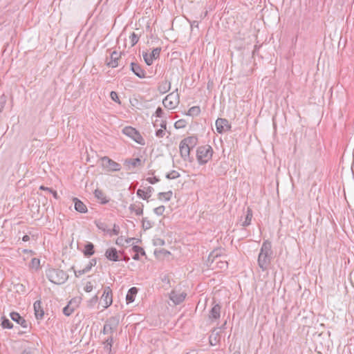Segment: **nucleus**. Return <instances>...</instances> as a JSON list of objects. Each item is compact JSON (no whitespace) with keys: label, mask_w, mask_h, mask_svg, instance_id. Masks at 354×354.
Returning a JSON list of instances; mask_svg holds the SVG:
<instances>
[{"label":"nucleus","mask_w":354,"mask_h":354,"mask_svg":"<svg viewBox=\"0 0 354 354\" xmlns=\"http://www.w3.org/2000/svg\"><path fill=\"white\" fill-rule=\"evenodd\" d=\"M123 240H124L123 236H121L118 237L117 241H116V244H118V245H123V243H122Z\"/></svg>","instance_id":"56"},{"label":"nucleus","mask_w":354,"mask_h":354,"mask_svg":"<svg viewBox=\"0 0 354 354\" xmlns=\"http://www.w3.org/2000/svg\"><path fill=\"white\" fill-rule=\"evenodd\" d=\"M35 318L37 320H41L44 318V311L41 306V301L40 300H37L35 301L33 304Z\"/></svg>","instance_id":"18"},{"label":"nucleus","mask_w":354,"mask_h":354,"mask_svg":"<svg viewBox=\"0 0 354 354\" xmlns=\"http://www.w3.org/2000/svg\"><path fill=\"white\" fill-rule=\"evenodd\" d=\"M132 250L136 253L141 255H145V251L144 249L138 245H133L132 247Z\"/></svg>","instance_id":"42"},{"label":"nucleus","mask_w":354,"mask_h":354,"mask_svg":"<svg viewBox=\"0 0 354 354\" xmlns=\"http://www.w3.org/2000/svg\"><path fill=\"white\" fill-rule=\"evenodd\" d=\"M147 180L149 183H151V184H155V183H156L159 182V181H160V179H159L158 177L154 176V177H149V178H147Z\"/></svg>","instance_id":"49"},{"label":"nucleus","mask_w":354,"mask_h":354,"mask_svg":"<svg viewBox=\"0 0 354 354\" xmlns=\"http://www.w3.org/2000/svg\"><path fill=\"white\" fill-rule=\"evenodd\" d=\"M259 254H265L272 257V243L266 240L263 242Z\"/></svg>","instance_id":"21"},{"label":"nucleus","mask_w":354,"mask_h":354,"mask_svg":"<svg viewBox=\"0 0 354 354\" xmlns=\"http://www.w3.org/2000/svg\"><path fill=\"white\" fill-rule=\"evenodd\" d=\"M40 266V260L37 258H32L30 263V267L32 269L37 270Z\"/></svg>","instance_id":"38"},{"label":"nucleus","mask_w":354,"mask_h":354,"mask_svg":"<svg viewBox=\"0 0 354 354\" xmlns=\"http://www.w3.org/2000/svg\"><path fill=\"white\" fill-rule=\"evenodd\" d=\"M259 49V46H254V48L253 50L252 54L255 55L258 52Z\"/></svg>","instance_id":"63"},{"label":"nucleus","mask_w":354,"mask_h":354,"mask_svg":"<svg viewBox=\"0 0 354 354\" xmlns=\"http://www.w3.org/2000/svg\"><path fill=\"white\" fill-rule=\"evenodd\" d=\"M88 263H89V264H90L92 267H93V266H95L96 265V263H97V259H96L95 258L92 259H91V260L89 261V262H88Z\"/></svg>","instance_id":"55"},{"label":"nucleus","mask_w":354,"mask_h":354,"mask_svg":"<svg viewBox=\"0 0 354 354\" xmlns=\"http://www.w3.org/2000/svg\"><path fill=\"white\" fill-rule=\"evenodd\" d=\"M72 301H71L68 304H67L64 308H63V313L66 316H70L75 310V308L71 306Z\"/></svg>","instance_id":"35"},{"label":"nucleus","mask_w":354,"mask_h":354,"mask_svg":"<svg viewBox=\"0 0 354 354\" xmlns=\"http://www.w3.org/2000/svg\"><path fill=\"white\" fill-rule=\"evenodd\" d=\"M160 252L164 254L165 255L170 254V252L165 249L160 250Z\"/></svg>","instance_id":"61"},{"label":"nucleus","mask_w":354,"mask_h":354,"mask_svg":"<svg viewBox=\"0 0 354 354\" xmlns=\"http://www.w3.org/2000/svg\"><path fill=\"white\" fill-rule=\"evenodd\" d=\"M231 124L225 118H218L216 121V128L218 133H223L231 129Z\"/></svg>","instance_id":"9"},{"label":"nucleus","mask_w":354,"mask_h":354,"mask_svg":"<svg viewBox=\"0 0 354 354\" xmlns=\"http://www.w3.org/2000/svg\"><path fill=\"white\" fill-rule=\"evenodd\" d=\"M165 135V130L160 129L156 131V136L158 138H163Z\"/></svg>","instance_id":"51"},{"label":"nucleus","mask_w":354,"mask_h":354,"mask_svg":"<svg viewBox=\"0 0 354 354\" xmlns=\"http://www.w3.org/2000/svg\"><path fill=\"white\" fill-rule=\"evenodd\" d=\"M160 52V47L153 48L150 54H148L147 52H143L142 57L146 64L148 66H151L153 64V61L154 59L159 58Z\"/></svg>","instance_id":"8"},{"label":"nucleus","mask_w":354,"mask_h":354,"mask_svg":"<svg viewBox=\"0 0 354 354\" xmlns=\"http://www.w3.org/2000/svg\"><path fill=\"white\" fill-rule=\"evenodd\" d=\"M50 192L53 194V196L55 198H56V199L58 198V194L55 190H53L51 189V192Z\"/></svg>","instance_id":"59"},{"label":"nucleus","mask_w":354,"mask_h":354,"mask_svg":"<svg viewBox=\"0 0 354 354\" xmlns=\"http://www.w3.org/2000/svg\"><path fill=\"white\" fill-rule=\"evenodd\" d=\"M187 294L185 292H178L173 290L169 293V299L175 305L181 304L185 299Z\"/></svg>","instance_id":"12"},{"label":"nucleus","mask_w":354,"mask_h":354,"mask_svg":"<svg viewBox=\"0 0 354 354\" xmlns=\"http://www.w3.org/2000/svg\"><path fill=\"white\" fill-rule=\"evenodd\" d=\"M156 116L158 118H162L163 115V110L161 107H158L156 112Z\"/></svg>","instance_id":"52"},{"label":"nucleus","mask_w":354,"mask_h":354,"mask_svg":"<svg viewBox=\"0 0 354 354\" xmlns=\"http://www.w3.org/2000/svg\"><path fill=\"white\" fill-rule=\"evenodd\" d=\"M201 113V108L200 106H194L192 107H191L189 110H188V112L187 113V115H189V116H197L200 114Z\"/></svg>","instance_id":"33"},{"label":"nucleus","mask_w":354,"mask_h":354,"mask_svg":"<svg viewBox=\"0 0 354 354\" xmlns=\"http://www.w3.org/2000/svg\"><path fill=\"white\" fill-rule=\"evenodd\" d=\"M252 218V211L250 208H248L245 221H243L242 225L245 227V226H248L249 225H250Z\"/></svg>","instance_id":"32"},{"label":"nucleus","mask_w":354,"mask_h":354,"mask_svg":"<svg viewBox=\"0 0 354 354\" xmlns=\"http://www.w3.org/2000/svg\"><path fill=\"white\" fill-rule=\"evenodd\" d=\"M94 196L98 201H100V203L102 204H106L109 201V200L106 198V196H105L103 191L101 189H96L94 191Z\"/></svg>","instance_id":"27"},{"label":"nucleus","mask_w":354,"mask_h":354,"mask_svg":"<svg viewBox=\"0 0 354 354\" xmlns=\"http://www.w3.org/2000/svg\"><path fill=\"white\" fill-rule=\"evenodd\" d=\"M92 268V266L89 264V263L85 266L84 268H83L84 270V271L87 273Z\"/></svg>","instance_id":"57"},{"label":"nucleus","mask_w":354,"mask_h":354,"mask_svg":"<svg viewBox=\"0 0 354 354\" xmlns=\"http://www.w3.org/2000/svg\"><path fill=\"white\" fill-rule=\"evenodd\" d=\"M160 126L162 129L166 130L167 129V122H166V120H162L160 124Z\"/></svg>","instance_id":"54"},{"label":"nucleus","mask_w":354,"mask_h":354,"mask_svg":"<svg viewBox=\"0 0 354 354\" xmlns=\"http://www.w3.org/2000/svg\"><path fill=\"white\" fill-rule=\"evenodd\" d=\"M170 88L171 83L167 80L160 82L158 86V91L162 94L166 93L170 90Z\"/></svg>","instance_id":"25"},{"label":"nucleus","mask_w":354,"mask_h":354,"mask_svg":"<svg viewBox=\"0 0 354 354\" xmlns=\"http://www.w3.org/2000/svg\"><path fill=\"white\" fill-rule=\"evenodd\" d=\"M138 288L136 287L131 288L126 295V301L127 304H130L134 301L136 296L138 293Z\"/></svg>","instance_id":"26"},{"label":"nucleus","mask_w":354,"mask_h":354,"mask_svg":"<svg viewBox=\"0 0 354 354\" xmlns=\"http://www.w3.org/2000/svg\"><path fill=\"white\" fill-rule=\"evenodd\" d=\"M93 289V286L91 281H87L84 287V290L87 292H90Z\"/></svg>","instance_id":"47"},{"label":"nucleus","mask_w":354,"mask_h":354,"mask_svg":"<svg viewBox=\"0 0 354 354\" xmlns=\"http://www.w3.org/2000/svg\"><path fill=\"white\" fill-rule=\"evenodd\" d=\"M180 102V97L178 93V89L175 92H172L167 95L162 100V104L166 109H174Z\"/></svg>","instance_id":"5"},{"label":"nucleus","mask_w":354,"mask_h":354,"mask_svg":"<svg viewBox=\"0 0 354 354\" xmlns=\"http://www.w3.org/2000/svg\"><path fill=\"white\" fill-rule=\"evenodd\" d=\"M154 191L153 188L151 186H149L147 187L146 191H144L143 189H138L137 190L136 194L137 196L142 198L143 200H148L151 196L152 192Z\"/></svg>","instance_id":"20"},{"label":"nucleus","mask_w":354,"mask_h":354,"mask_svg":"<svg viewBox=\"0 0 354 354\" xmlns=\"http://www.w3.org/2000/svg\"><path fill=\"white\" fill-rule=\"evenodd\" d=\"M272 257L265 254H259L257 260L258 265L263 271H265L268 269V267L271 262Z\"/></svg>","instance_id":"11"},{"label":"nucleus","mask_w":354,"mask_h":354,"mask_svg":"<svg viewBox=\"0 0 354 354\" xmlns=\"http://www.w3.org/2000/svg\"><path fill=\"white\" fill-rule=\"evenodd\" d=\"M113 335H109V337L104 341V348L109 354L111 353V348L113 343Z\"/></svg>","instance_id":"28"},{"label":"nucleus","mask_w":354,"mask_h":354,"mask_svg":"<svg viewBox=\"0 0 354 354\" xmlns=\"http://www.w3.org/2000/svg\"><path fill=\"white\" fill-rule=\"evenodd\" d=\"M143 203L138 202L136 203L131 204L129 209L131 212H135L137 216H140L143 214Z\"/></svg>","instance_id":"22"},{"label":"nucleus","mask_w":354,"mask_h":354,"mask_svg":"<svg viewBox=\"0 0 354 354\" xmlns=\"http://www.w3.org/2000/svg\"><path fill=\"white\" fill-rule=\"evenodd\" d=\"M133 259L134 260H139L140 259V257H139V254H135L133 256Z\"/></svg>","instance_id":"64"},{"label":"nucleus","mask_w":354,"mask_h":354,"mask_svg":"<svg viewBox=\"0 0 354 354\" xmlns=\"http://www.w3.org/2000/svg\"><path fill=\"white\" fill-rule=\"evenodd\" d=\"M39 189L41 190H44V191H48V192H51V188H49V187H45L44 185H41L39 187Z\"/></svg>","instance_id":"58"},{"label":"nucleus","mask_w":354,"mask_h":354,"mask_svg":"<svg viewBox=\"0 0 354 354\" xmlns=\"http://www.w3.org/2000/svg\"><path fill=\"white\" fill-rule=\"evenodd\" d=\"M122 133L127 136L131 138L133 140H134L138 144L141 145H145V142L140 132L135 128L127 126L123 128Z\"/></svg>","instance_id":"6"},{"label":"nucleus","mask_w":354,"mask_h":354,"mask_svg":"<svg viewBox=\"0 0 354 354\" xmlns=\"http://www.w3.org/2000/svg\"><path fill=\"white\" fill-rule=\"evenodd\" d=\"M173 195L172 191H168L166 192H160L158 194V198L160 201L164 200L165 201H169L171 200Z\"/></svg>","instance_id":"30"},{"label":"nucleus","mask_w":354,"mask_h":354,"mask_svg":"<svg viewBox=\"0 0 354 354\" xmlns=\"http://www.w3.org/2000/svg\"><path fill=\"white\" fill-rule=\"evenodd\" d=\"M30 240V237L28 235H24L23 237H22V241H24V242H26Z\"/></svg>","instance_id":"60"},{"label":"nucleus","mask_w":354,"mask_h":354,"mask_svg":"<svg viewBox=\"0 0 354 354\" xmlns=\"http://www.w3.org/2000/svg\"><path fill=\"white\" fill-rule=\"evenodd\" d=\"M184 145H187L192 149L198 144V138L195 136H188L181 140Z\"/></svg>","instance_id":"24"},{"label":"nucleus","mask_w":354,"mask_h":354,"mask_svg":"<svg viewBox=\"0 0 354 354\" xmlns=\"http://www.w3.org/2000/svg\"><path fill=\"white\" fill-rule=\"evenodd\" d=\"M129 39L131 43V46H135L139 41V36L134 32L129 36Z\"/></svg>","instance_id":"40"},{"label":"nucleus","mask_w":354,"mask_h":354,"mask_svg":"<svg viewBox=\"0 0 354 354\" xmlns=\"http://www.w3.org/2000/svg\"><path fill=\"white\" fill-rule=\"evenodd\" d=\"M178 177H180V174L176 170H172L166 175V178L169 180L176 179L178 178Z\"/></svg>","instance_id":"39"},{"label":"nucleus","mask_w":354,"mask_h":354,"mask_svg":"<svg viewBox=\"0 0 354 354\" xmlns=\"http://www.w3.org/2000/svg\"><path fill=\"white\" fill-rule=\"evenodd\" d=\"M214 331L215 330L212 331V335L209 336V343L211 345H216L218 342L217 339L218 333L214 334Z\"/></svg>","instance_id":"41"},{"label":"nucleus","mask_w":354,"mask_h":354,"mask_svg":"<svg viewBox=\"0 0 354 354\" xmlns=\"http://www.w3.org/2000/svg\"><path fill=\"white\" fill-rule=\"evenodd\" d=\"M122 53H118L117 51H113L110 55V60H106V65L111 68H115L118 66V59L121 57Z\"/></svg>","instance_id":"16"},{"label":"nucleus","mask_w":354,"mask_h":354,"mask_svg":"<svg viewBox=\"0 0 354 354\" xmlns=\"http://www.w3.org/2000/svg\"><path fill=\"white\" fill-rule=\"evenodd\" d=\"M110 97H111V99L113 101L118 103L119 104H121V102H120V100L119 99V97H118V95L117 92L111 91V93H110Z\"/></svg>","instance_id":"44"},{"label":"nucleus","mask_w":354,"mask_h":354,"mask_svg":"<svg viewBox=\"0 0 354 354\" xmlns=\"http://www.w3.org/2000/svg\"><path fill=\"white\" fill-rule=\"evenodd\" d=\"M130 69L139 78H145L146 77L145 71L138 63L131 62Z\"/></svg>","instance_id":"14"},{"label":"nucleus","mask_w":354,"mask_h":354,"mask_svg":"<svg viewBox=\"0 0 354 354\" xmlns=\"http://www.w3.org/2000/svg\"><path fill=\"white\" fill-rule=\"evenodd\" d=\"M179 150H180V154L181 158L187 161L191 162V157H190V151L192 149L189 147L187 145H185L183 144L182 141H180L179 145Z\"/></svg>","instance_id":"13"},{"label":"nucleus","mask_w":354,"mask_h":354,"mask_svg":"<svg viewBox=\"0 0 354 354\" xmlns=\"http://www.w3.org/2000/svg\"><path fill=\"white\" fill-rule=\"evenodd\" d=\"M212 306V307L209 313V319L212 321L217 320L221 317V306L219 304L216 303L214 299H213Z\"/></svg>","instance_id":"10"},{"label":"nucleus","mask_w":354,"mask_h":354,"mask_svg":"<svg viewBox=\"0 0 354 354\" xmlns=\"http://www.w3.org/2000/svg\"><path fill=\"white\" fill-rule=\"evenodd\" d=\"M97 301H98V297L97 295H95L89 300V304L91 306H93V305L95 304L97 302Z\"/></svg>","instance_id":"53"},{"label":"nucleus","mask_w":354,"mask_h":354,"mask_svg":"<svg viewBox=\"0 0 354 354\" xmlns=\"http://www.w3.org/2000/svg\"><path fill=\"white\" fill-rule=\"evenodd\" d=\"M73 201L74 203L75 209L80 213L87 212V207L86 205L77 198H73Z\"/></svg>","instance_id":"23"},{"label":"nucleus","mask_w":354,"mask_h":354,"mask_svg":"<svg viewBox=\"0 0 354 354\" xmlns=\"http://www.w3.org/2000/svg\"><path fill=\"white\" fill-rule=\"evenodd\" d=\"M102 167L108 171H118L121 169L120 164L116 162L108 156H103L100 158Z\"/></svg>","instance_id":"7"},{"label":"nucleus","mask_w":354,"mask_h":354,"mask_svg":"<svg viewBox=\"0 0 354 354\" xmlns=\"http://www.w3.org/2000/svg\"><path fill=\"white\" fill-rule=\"evenodd\" d=\"M10 318L18 324L21 325L24 328H27L28 327V322L22 317L18 313L12 312L10 314Z\"/></svg>","instance_id":"17"},{"label":"nucleus","mask_w":354,"mask_h":354,"mask_svg":"<svg viewBox=\"0 0 354 354\" xmlns=\"http://www.w3.org/2000/svg\"><path fill=\"white\" fill-rule=\"evenodd\" d=\"M94 223H95L96 227L99 230H102V231H103L104 232H107L108 234H111V230H109L107 228V225H106V224L105 223L102 222L100 221H97V220L95 221Z\"/></svg>","instance_id":"31"},{"label":"nucleus","mask_w":354,"mask_h":354,"mask_svg":"<svg viewBox=\"0 0 354 354\" xmlns=\"http://www.w3.org/2000/svg\"><path fill=\"white\" fill-rule=\"evenodd\" d=\"M83 253L87 257L92 256L95 253L94 245L91 242L87 243L84 246Z\"/></svg>","instance_id":"29"},{"label":"nucleus","mask_w":354,"mask_h":354,"mask_svg":"<svg viewBox=\"0 0 354 354\" xmlns=\"http://www.w3.org/2000/svg\"><path fill=\"white\" fill-rule=\"evenodd\" d=\"M104 255L109 261H118L120 260L118 250L115 248H108Z\"/></svg>","instance_id":"19"},{"label":"nucleus","mask_w":354,"mask_h":354,"mask_svg":"<svg viewBox=\"0 0 354 354\" xmlns=\"http://www.w3.org/2000/svg\"><path fill=\"white\" fill-rule=\"evenodd\" d=\"M221 250L216 249L213 250L208 256L207 261L209 263V266L215 263L216 267L221 269L225 270L227 268L228 263L225 259L221 260L220 258L221 257Z\"/></svg>","instance_id":"3"},{"label":"nucleus","mask_w":354,"mask_h":354,"mask_svg":"<svg viewBox=\"0 0 354 354\" xmlns=\"http://www.w3.org/2000/svg\"><path fill=\"white\" fill-rule=\"evenodd\" d=\"M71 269H72V270H73L74 273H75V277H80L81 275H82V274H84L86 273V272L84 271V269H82V270H78V271L75 270L74 269V267H72V268H71Z\"/></svg>","instance_id":"50"},{"label":"nucleus","mask_w":354,"mask_h":354,"mask_svg":"<svg viewBox=\"0 0 354 354\" xmlns=\"http://www.w3.org/2000/svg\"><path fill=\"white\" fill-rule=\"evenodd\" d=\"M134 239H135V238H127V239H125L124 241H125L126 243L129 244L131 242V241H133Z\"/></svg>","instance_id":"62"},{"label":"nucleus","mask_w":354,"mask_h":354,"mask_svg":"<svg viewBox=\"0 0 354 354\" xmlns=\"http://www.w3.org/2000/svg\"><path fill=\"white\" fill-rule=\"evenodd\" d=\"M165 207L164 205H160L153 209V212L158 216H162L165 212Z\"/></svg>","instance_id":"43"},{"label":"nucleus","mask_w":354,"mask_h":354,"mask_svg":"<svg viewBox=\"0 0 354 354\" xmlns=\"http://www.w3.org/2000/svg\"><path fill=\"white\" fill-rule=\"evenodd\" d=\"M48 280L55 284H63L68 279V274L62 270L50 268L46 271Z\"/></svg>","instance_id":"1"},{"label":"nucleus","mask_w":354,"mask_h":354,"mask_svg":"<svg viewBox=\"0 0 354 354\" xmlns=\"http://www.w3.org/2000/svg\"><path fill=\"white\" fill-rule=\"evenodd\" d=\"M213 149L209 145H202L197 148L196 158L201 165L206 164L212 157Z\"/></svg>","instance_id":"2"},{"label":"nucleus","mask_w":354,"mask_h":354,"mask_svg":"<svg viewBox=\"0 0 354 354\" xmlns=\"http://www.w3.org/2000/svg\"><path fill=\"white\" fill-rule=\"evenodd\" d=\"M142 223V227L144 230H147L153 227V223L148 220L147 218H143Z\"/></svg>","instance_id":"37"},{"label":"nucleus","mask_w":354,"mask_h":354,"mask_svg":"<svg viewBox=\"0 0 354 354\" xmlns=\"http://www.w3.org/2000/svg\"><path fill=\"white\" fill-rule=\"evenodd\" d=\"M35 348H26L22 352L21 354H35Z\"/></svg>","instance_id":"48"},{"label":"nucleus","mask_w":354,"mask_h":354,"mask_svg":"<svg viewBox=\"0 0 354 354\" xmlns=\"http://www.w3.org/2000/svg\"><path fill=\"white\" fill-rule=\"evenodd\" d=\"M120 324V316H112L107 319L104 324L102 333L104 335H113L118 330Z\"/></svg>","instance_id":"4"},{"label":"nucleus","mask_w":354,"mask_h":354,"mask_svg":"<svg viewBox=\"0 0 354 354\" xmlns=\"http://www.w3.org/2000/svg\"><path fill=\"white\" fill-rule=\"evenodd\" d=\"M120 233V227L116 225V224H114L113 225V227L112 230H111V234H109V235H118Z\"/></svg>","instance_id":"46"},{"label":"nucleus","mask_w":354,"mask_h":354,"mask_svg":"<svg viewBox=\"0 0 354 354\" xmlns=\"http://www.w3.org/2000/svg\"><path fill=\"white\" fill-rule=\"evenodd\" d=\"M186 125V122L185 120H179L176 121L174 124V127L176 129H181L184 128Z\"/></svg>","instance_id":"45"},{"label":"nucleus","mask_w":354,"mask_h":354,"mask_svg":"<svg viewBox=\"0 0 354 354\" xmlns=\"http://www.w3.org/2000/svg\"><path fill=\"white\" fill-rule=\"evenodd\" d=\"M125 163L131 165L133 167H138L142 165V160L140 158H130L125 160Z\"/></svg>","instance_id":"34"},{"label":"nucleus","mask_w":354,"mask_h":354,"mask_svg":"<svg viewBox=\"0 0 354 354\" xmlns=\"http://www.w3.org/2000/svg\"><path fill=\"white\" fill-rule=\"evenodd\" d=\"M1 326L3 328L11 329L13 328V324L8 318L3 317Z\"/></svg>","instance_id":"36"},{"label":"nucleus","mask_w":354,"mask_h":354,"mask_svg":"<svg viewBox=\"0 0 354 354\" xmlns=\"http://www.w3.org/2000/svg\"><path fill=\"white\" fill-rule=\"evenodd\" d=\"M102 297L104 302V308H107L112 304V302H113L112 290L109 286H106L104 288V292H103Z\"/></svg>","instance_id":"15"}]
</instances>
